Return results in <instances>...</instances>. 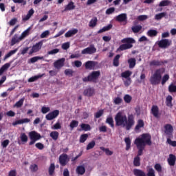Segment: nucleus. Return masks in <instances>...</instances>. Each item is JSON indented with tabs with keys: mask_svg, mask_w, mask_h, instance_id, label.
<instances>
[{
	"mask_svg": "<svg viewBox=\"0 0 176 176\" xmlns=\"http://www.w3.org/2000/svg\"><path fill=\"white\" fill-rule=\"evenodd\" d=\"M152 136L149 133H143L140 138H137L134 144L136 145L138 148V155L134 157L133 160V166L135 167H140L141 166V158L140 156L144 155V149L146 145H152Z\"/></svg>",
	"mask_w": 176,
	"mask_h": 176,
	"instance_id": "1",
	"label": "nucleus"
},
{
	"mask_svg": "<svg viewBox=\"0 0 176 176\" xmlns=\"http://www.w3.org/2000/svg\"><path fill=\"white\" fill-rule=\"evenodd\" d=\"M114 119L117 127H125L127 131L131 130V127H133L135 123L134 115L129 114L127 117V116L124 115L120 111L116 115Z\"/></svg>",
	"mask_w": 176,
	"mask_h": 176,
	"instance_id": "2",
	"label": "nucleus"
},
{
	"mask_svg": "<svg viewBox=\"0 0 176 176\" xmlns=\"http://www.w3.org/2000/svg\"><path fill=\"white\" fill-rule=\"evenodd\" d=\"M164 72H166V69L163 67L156 69L153 75H152L150 78L149 80L151 84L153 85V86L160 85L162 75H163Z\"/></svg>",
	"mask_w": 176,
	"mask_h": 176,
	"instance_id": "3",
	"label": "nucleus"
},
{
	"mask_svg": "<svg viewBox=\"0 0 176 176\" xmlns=\"http://www.w3.org/2000/svg\"><path fill=\"white\" fill-rule=\"evenodd\" d=\"M121 42L124 44L120 45L118 48V52H123V50H127L133 47V44L135 43L134 38L131 37H126L121 40Z\"/></svg>",
	"mask_w": 176,
	"mask_h": 176,
	"instance_id": "4",
	"label": "nucleus"
},
{
	"mask_svg": "<svg viewBox=\"0 0 176 176\" xmlns=\"http://www.w3.org/2000/svg\"><path fill=\"white\" fill-rule=\"evenodd\" d=\"M100 75H101V73L100 71H94L91 74H89V76L87 77H85L82 78L83 82H94V83H96L97 82V79L100 78Z\"/></svg>",
	"mask_w": 176,
	"mask_h": 176,
	"instance_id": "5",
	"label": "nucleus"
},
{
	"mask_svg": "<svg viewBox=\"0 0 176 176\" xmlns=\"http://www.w3.org/2000/svg\"><path fill=\"white\" fill-rule=\"evenodd\" d=\"M29 137L31 140L30 142H29V145H34L36 141L41 140V134L36 133L35 131H32L29 133Z\"/></svg>",
	"mask_w": 176,
	"mask_h": 176,
	"instance_id": "6",
	"label": "nucleus"
},
{
	"mask_svg": "<svg viewBox=\"0 0 176 176\" xmlns=\"http://www.w3.org/2000/svg\"><path fill=\"white\" fill-rule=\"evenodd\" d=\"M164 129H165L164 133L167 135L168 138H173V133L174 132L173 125L167 124L164 125Z\"/></svg>",
	"mask_w": 176,
	"mask_h": 176,
	"instance_id": "7",
	"label": "nucleus"
},
{
	"mask_svg": "<svg viewBox=\"0 0 176 176\" xmlns=\"http://www.w3.org/2000/svg\"><path fill=\"white\" fill-rule=\"evenodd\" d=\"M97 52V48L94 46V45L91 44L89 47L85 48L82 50V54H94Z\"/></svg>",
	"mask_w": 176,
	"mask_h": 176,
	"instance_id": "8",
	"label": "nucleus"
},
{
	"mask_svg": "<svg viewBox=\"0 0 176 176\" xmlns=\"http://www.w3.org/2000/svg\"><path fill=\"white\" fill-rule=\"evenodd\" d=\"M171 42H172L171 40L164 38L158 41L157 45L159 47H160L161 49H167L168 46L171 45Z\"/></svg>",
	"mask_w": 176,
	"mask_h": 176,
	"instance_id": "9",
	"label": "nucleus"
},
{
	"mask_svg": "<svg viewBox=\"0 0 176 176\" xmlns=\"http://www.w3.org/2000/svg\"><path fill=\"white\" fill-rule=\"evenodd\" d=\"M58 115H60V111L54 110L52 112L47 114L45 116V119H47V120H53V119H56V118H57Z\"/></svg>",
	"mask_w": 176,
	"mask_h": 176,
	"instance_id": "10",
	"label": "nucleus"
},
{
	"mask_svg": "<svg viewBox=\"0 0 176 176\" xmlns=\"http://www.w3.org/2000/svg\"><path fill=\"white\" fill-rule=\"evenodd\" d=\"M168 60H153L150 62L151 67H163L164 65L167 64Z\"/></svg>",
	"mask_w": 176,
	"mask_h": 176,
	"instance_id": "11",
	"label": "nucleus"
},
{
	"mask_svg": "<svg viewBox=\"0 0 176 176\" xmlns=\"http://www.w3.org/2000/svg\"><path fill=\"white\" fill-rule=\"evenodd\" d=\"M59 163L62 167L68 164V155L63 153L59 156Z\"/></svg>",
	"mask_w": 176,
	"mask_h": 176,
	"instance_id": "12",
	"label": "nucleus"
},
{
	"mask_svg": "<svg viewBox=\"0 0 176 176\" xmlns=\"http://www.w3.org/2000/svg\"><path fill=\"white\" fill-rule=\"evenodd\" d=\"M64 63H65V58H62L54 63V67L56 69H61L64 67Z\"/></svg>",
	"mask_w": 176,
	"mask_h": 176,
	"instance_id": "13",
	"label": "nucleus"
},
{
	"mask_svg": "<svg viewBox=\"0 0 176 176\" xmlns=\"http://www.w3.org/2000/svg\"><path fill=\"white\" fill-rule=\"evenodd\" d=\"M41 49H42V43L38 42L36 43V45H33L32 48L29 52L30 56H31V54H32L33 53H37V52H39Z\"/></svg>",
	"mask_w": 176,
	"mask_h": 176,
	"instance_id": "14",
	"label": "nucleus"
},
{
	"mask_svg": "<svg viewBox=\"0 0 176 176\" xmlns=\"http://www.w3.org/2000/svg\"><path fill=\"white\" fill-rule=\"evenodd\" d=\"M97 62L93 60H89L85 63V69H95Z\"/></svg>",
	"mask_w": 176,
	"mask_h": 176,
	"instance_id": "15",
	"label": "nucleus"
},
{
	"mask_svg": "<svg viewBox=\"0 0 176 176\" xmlns=\"http://www.w3.org/2000/svg\"><path fill=\"white\" fill-rule=\"evenodd\" d=\"M83 94L86 97H93V96L94 95V88L89 87L85 89L83 91Z\"/></svg>",
	"mask_w": 176,
	"mask_h": 176,
	"instance_id": "16",
	"label": "nucleus"
},
{
	"mask_svg": "<svg viewBox=\"0 0 176 176\" xmlns=\"http://www.w3.org/2000/svg\"><path fill=\"white\" fill-rule=\"evenodd\" d=\"M30 122H31V120H30V118H23L13 122L12 126H17V124H24V123H30Z\"/></svg>",
	"mask_w": 176,
	"mask_h": 176,
	"instance_id": "17",
	"label": "nucleus"
},
{
	"mask_svg": "<svg viewBox=\"0 0 176 176\" xmlns=\"http://www.w3.org/2000/svg\"><path fill=\"white\" fill-rule=\"evenodd\" d=\"M151 113H152L154 118H159V107L157 105H153Z\"/></svg>",
	"mask_w": 176,
	"mask_h": 176,
	"instance_id": "18",
	"label": "nucleus"
},
{
	"mask_svg": "<svg viewBox=\"0 0 176 176\" xmlns=\"http://www.w3.org/2000/svg\"><path fill=\"white\" fill-rule=\"evenodd\" d=\"M116 21L123 23V21H127V14H120L116 18Z\"/></svg>",
	"mask_w": 176,
	"mask_h": 176,
	"instance_id": "19",
	"label": "nucleus"
},
{
	"mask_svg": "<svg viewBox=\"0 0 176 176\" xmlns=\"http://www.w3.org/2000/svg\"><path fill=\"white\" fill-rule=\"evenodd\" d=\"M176 157L174 154H170L168 158V163L169 166H175Z\"/></svg>",
	"mask_w": 176,
	"mask_h": 176,
	"instance_id": "20",
	"label": "nucleus"
},
{
	"mask_svg": "<svg viewBox=\"0 0 176 176\" xmlns=\"http://www.w3.org/2000/svg\"><path fill=\"white\" fill-rule=\"evenodd\" d=\"M75 8H76L75 3L73 1H70L67 5L65 6V9L63 11V12H68V10H74Z\"/></svg>",
	"mask_w": 176,
	"mask_h": 176,
	"instance_id": "21",
	"label": "nucleus"
},
{
	"mask_svg": "<svg viewBox=\"0 0 176 176\" xmlns=\"http://www.w3.org/2000/svg\"><path fill=\"white\" fill-rule=\"evenodd\" d=\"M76 174H78V175H83L85 173H86V168H85V166L81 165L77 166L76 169Z\"/></svg>",
	"mask_w": 176,
	"mask_h": 176,
	"instance_id": "22",
	"label": "nucleus"
},
{
	"mask_svg": "<svg viewBox=\"0 0 176 176\" xmlns=\"http://www.w3.org/2000/svg\"><path fill=\"white\" fill-rule=\"evenodd\" d=\"M76 34H78V29H73L66 32L65 34V38H71V36H74V35H76Z\"/></svg>",
	"mask_w": 176,
	"mask_h": 176,
	"instance_id": "23",
	"label": "nucleus"
},
{
	"mask_svg": "<svg viewBox=\"0 0 176 176\" xmlns=\"http://www.w3.org/2000/svg\"><path fill=\"white\" fill-rule=\"evenodd\" d=\"M98 22V19H97V17H94L89 21V27H90L91 28H94V27L97 26Z\"/></svg>",
	"mask_w": 176,
	"mask_h": 176,
	"instance_id": "24",
	"label": "nucleus"
},
{
	"mask_svg": "<svg viewBox=\"0 0 176 176\" xmlns=\"http://www.w3.org/2000/svg\"><path fill=\"white\" fill-rule=\"evenodd\" d=\"M157 34H159V32H157L156 30H149L147 32V36H150V38L157 36Z\"/></svg>",
	"mask_w": 176,
	"mask_h": 176,
	"instance_id": "25",
	"label": "nucleus"
},
{
	"mask_svg": "<svg viewBox=\"0 0 176 176\" xmlns=\"http://www.w3.org/2000/svg\"><path fill=\"white\" fill-rule=\"evenodd\" d=\"M124 142L126 144V151H130L131 148V139H130V138H125Z\"/></svg>",
	"mask_w": 176,
	"mask_h": 176,
	"instance_id": "26",
	"label": "nucleus"
},
{
	"mask_svg": "<svg viewBox=\"0 0 176 176\" xmlns=\"http://www.w3.org/2000/svg\"><path fill=\"white\" fill-rule=\"evenodd\" d=\"M133 74V72L130 70H126L122 73H121L122 78H124L125 79L131 78L130 76Z\"/></svg>",
	"mask_w": 176,
	"mask_h": 176,
	"instance_id": "27",
	"label": "nucleus"
},
{
	"mask_svg": "<svg viewBox=\"0 0 176 176\" xmlns=\"http://www.w3.org/2000/svg\"><path fill=\"white\" fill-rule=\"evenodd\" d=\"M133 174L135 176H146L144 170L141 169H137V168L133 170Z\"/></svg>",
	"mask_w": 176,
	"mask_h": 176,
	"instance_id": "28",
	"label": "nucleus"
},
{
	"mask_svg": "<svg viewBox=\"0 0 176 176\" xmlns=\"http://www.w3.org/2000/svg\"><path fill=\"white\" fill-rule=\"evenodd\" d=\"M145 126V123H144V120L142 119L138 120V124L135 127V130L137 131L140 130V129H142Z\"/></svg>",
	"mask_w": 176,
	"mask_h": 176,
	"instance_id": "29",
	"label": "nucleus"
},
{
	"mask_svg": "<svg viewBox=\"0 0 176 176\" xmlns=\"http://www.w3.org/2000/svg\"><path fill=\"white\" fill-rule=\"evenodd\" d=\"M113 27L112 24H109L107 26L103 27L99 31H98V34H102V32H105V31H109Z\"/></svg>",
	"mask_w": 176,
	"mask_h": 176,
	"instance_id": "30",
	"label": "nucleus"
},
{
	"mask_svg": "<svg viewBox=\"0 0 176 176\" xmlns=\"http://www.w3.org/2000/svg\"><path fill=\"white\" fill-rule=\"evenodd\" d=\"M55 170H56V165L54 164V163H52L50 165V167L48 168L49 175L50 176L53 175V174H54Z\"/></svg>",
	"mask_w": 176,
	"mask_h": 176,
	"instance_id": "31",
	"label": "nucleus"
},
{
	"mask_svg": "<svg viewBox=\"0 0 176 176\" xmlns=\"http://www.w3.org/2000/svg\"><path fill=\"white\" fill-rule=\"evenodd\" d=\"M20 41H21V39H20V37H19L18 34L14 35V36L12 37V38L11 40L12 46H13L14 45H16V43L20 42Z\"/></svg>",
	"mask_w": 176,
	"mask_h": 176,
	"instance_id": "32",
	"label": "nucleus"
},
{
	"mask_svg": "<svg viewBox=\"0 0 176 176\" xmlns=\"http://www.w3.org/2000/svg\"><path fill=\"white\" fill-rule=\"evenodd\" d=\"M131 30L134 34H138L142 30V26L141 25H135L131 28Z\"/></svg>",
	"mask_w": 176,
	"mask_h": 176,
	"instance_id": "33",
	"label": "nucleus"
},
{
	"mask_svg": "<svg viewBox=\"0 0 176 176\" xmlns=\"http://www.w3.org/2000/svg\"><path fill=\"white\" fill-rule=\"evenodd\" d=\"M58 135H60V133H58L56 131H52L50 133V137H51V138H52V140H54V141H57V140H58Z\"/></svg>",
	"mask_w": 176,
	"mask_h": 176,
	"instance_id": "34",
	"label": "nucleus"
},
{
	"mask_svg": "<svg viewBox=\"0 0 176 176\" xmlns=\"http://www.w3.org/2000/svg\"><path fill=\"white\" fill-rule=\"evenodd\" d=\"M43 76H45V74L32 76L28 80V82H35L36 80H38V79H40V78H42Z\"/></svg>",
	"mask_w": 176,
	"mask_h": 176,
	"instance_id": "35",
	"label": "nucleus"
},
{
	"mask_svg": "<svg viewBox=\"0 0 176 176\" xmlns=\"http://www.w3.org/2000/svg\"><path fill=\"white\" fill-rule=\"evenodd\" d=\"M10 63H6L0 68V76L5 72V71L9 69Z\"/></svg>",
	"mask_w": 176,
	"mask_h": 176,
	"instance_id": "36",
	"label": "nucleus"
},
{
	"mask_svg": "<svg viewBox=\"0 0 176 176\" xmlns=\"http://www.w3.org/2000/svg\"><path fill=\"white\" fill-rule=\"evenodd\" d=\"M136 60L135 58H131L128 60V64L129 65V68H134L135 67L136 64Z\"/></svg>",
	"mask_w": 176,
	"mask_h": 176,
	"instance_id": "37",
	"label": "nucleus"
},
{
	"mask_svg": "<svg viewBox=\"0 0 176 176\" xmlns=\"http://www.w3.org/2000/svg\"><path fill=\"white\" fill-rule=\"evenodd\" d=\"M166 104L167 107H173V96L170 95L168 96L166 99Z\"/></svg>",
	"mask_w": 176,
	"mask_h": 176,
	"instance_id": "38",
	"label": "nucleus"
},
{
	"mask_svg": "<svg viewBox=\"0 0 176 176\" xmlns=\"http://www.w3.org/2000/svg\"><path fill=\"white\" fill-rule=\"evenodd\" d=\"M170 5H171V1H170V0H163L160 3L159 6L160 8H163L164 6H170Z\"/></svg>",
	"mask_w": 176,
	"mask_h": 176,
	"instance_id": "39",
	"label": "nucleus"
},
{
	"mask_svg": "<svg viewBox=\"0 0 176 176\" xmlns=\"http://www.w3.org/2000/svg\"><path fill=\"white\" fill-rule=\"evenodd\" d=\"M120 59V55L117 54L113 60V65L114 67H119V60Z\"/></svg>",
	"mask_w": 176,
	"mask_h": 176,
	"instance_id": "40",
	"label": "nucleus"
},
{
	"mask_svg": "<svg viewBox=\"0 0 176 176\" xmlns=\"http://www.w3.org/2000/svg\"><path fill=\"white\" fill-rule=\"evenodd\" d=\"M100 149H101V151H103V152H105V154L107 156H112V155H113V151H111L109 148H105V147L104 146H100Z\"/></svg>",
	"mask_w": 176,
	"mask_h": 176,
	"instance_id": "41",
	"label": "nucleus"
},
{
	"mask_svg": "<svg viewBox=\"0 0 176 176\" xmlns=\"http://www.w3.org/2000/svg\"><path fill=\"white\" fill-rule=\"evenodd\" d=\"M106 123L109 124L112 129L115 128V124L113 123V118L112 117H108L106 120Z\"/></svg>",
	"mask_w": 176,
	"mask_h": 176,
	"instance_id": "42",
	"label": "nucleus"
},
{
	"mask_svg": "<svg viewBox=\"0 0 176 176\" xmlns=\"http://www.w3.org/2000/svg\"><path fill=\"white\" fill-rule=\"evenodd\" d=\"M166 16H167L166 12H161V13L157 14L155 16V20H162V19H163V17H166Z\"/></svg>",
	"mask_w": 176,
	"mask_h": 176,
	"instance_id": "43",
	"label": "nucleus"
},
{
	"mask_svg": "<svg viewBox=\"0 0 176 176\" xmlns=\"http://www.w3.org/2000/svg\"><path fill=\"white\" fill-rule=\"evenodd\" d=\"M24 98L20 99L16 102L15 105H14V108H21V107H23V104H24Z\"/></svg>",
	"mask_w": 176,
	"mask_h": 176,
	"instance_id": "44",
	"label": "nucleus"
},
{
	"mask_svg": "<svg viewBox=\"0 0 176 176\" xmlns=\"http://www.w3.org/2000/svg\"><path fill=\"white\" fill-rule=\"evenodd\" d=\"M80 127L84 131H90V130H91V126L88 124H81Z\"/></svg>",
	"mask_w": 176,
	"mask_h": 176,
	"instance_id": "45",
	"label": "nucleus"
},
{
	"mask_svg": "<svg viewBox=\"0 0 176 176\" xmlns=\"http://www.w3.org/2000/svg\"><path fill=\"white\" fill-rule=\"evenodd\" d=\"M38 60H43V56H34L30 59L29 63L34 64V63H36Z\"/></svg>",
	"mask_w": 176,
	"mask_h": 176,
	"instance_id": "46",
	"label": "nucleus"
},
{
	"mask_svg": "<svg viewBox=\"0 0 176 176\" xmlns=\"http://www.w3.org/2000/svg\"><path fill=\"white\" fill-rule=\"evenodd\" d=\"M96 146V141L92 140L91 142H89L87 147H86V150L87 151H90V149H93V148H94Z\"/></svg>",
	"mask_w": 176,
	"mask_h": 176,
	"instance_id": "47",
	"label": "nucleus"
},
{
	"mask_svg": "<svg viewBox=\"0 0 176 176\" xmlns=\"http://www.w3.org/2000/svg\"><path fill=\"white\" fill-rule=\"evenodd\" d=\"M89 138V135L87 134H82L80 137V144L85 143V142Z\"/></svg>",
	"mask_w": 176,
	"mask_h": 176,
	"instance_id": "48",
	"label": "nucleus"
},
{
	"mask_svg": "<svg viewBox=\"0 0 176 176\" xmlns=\"http://www.w3.org/2000/svg\"><path fill=\"white\" fill-rule=\"evenodd\" d=\"M79 124V122L76 120H72L70 122L69 127L71 128L72 130H74L75 127H78V125Z\"/></svg>",
	"mask_w": 176,
	"mask_h": 176,
	"instance_id": "49",
	"label": "nucleus"
},
{
	"mask_svg": "<svg viewBox=\"0 0 176 176\" xmlns=\"http://www.w3.org/2000/svg\"><path fill=\"white\" fill-rule=\"evenodd\" d=\"M131 100H133V98L129 94L124 96V101H125L126 104H130L131 102Z\"/></svg>",
	"mask_w": 176,
	"mask_h": 176,
	"instance_id": "50",
	"label": "nucleus"
},
{
	"mask_svg": "<svg viewBox=\"0 0 176 176\" xmlns=\"http://www.w3.org/2000/svg\"><path fill=\"white\" fill-rule=\"evenodd\" d=\"M20 138L22 142H27L28 141V136L25 133H21Z\"/></svg>",
	"mask_w": 176,
	"mask_h": 176,
	"instance_id": "51",
	"label": "nucleus"
},
{
	"mask_svg": "<svg viewBox=\"0 0 176 176\" xmlns=\"http://www.w3.org/2000/svg\"><path fill=\"white\" fill-rule=\"evenodd\" d=\"M168 91L169 93H176V85L174 84H170L168 86Z\"/></svg>",
	"mask_w": 176,
	"mask_h": 176,
	"instance_id": "52",
	"label": "nucleus"
},
{
	"mask_svg": "<svg viewBox=\"0 0 176 176\" xmlns=\"http://www.w3.org/2000/svg\"><path fill=\"white\" fill-rule=\"evenodd\" d=\"M65 75L67 76H74V70L71 69H66L65 70Z\"/></svg>",
	"mask_w": 176,
	"mask_h": 176,
	"instance_id": "53",
	"label": "nucleus"
},
{
	"mask_svg": "<svg viewBox=\"0 0 176 176\" xmlns=\"http://www.w3.org/2000/svg\"><path fill=\"white\" fill-rule=\"evenodd\" d=\"M123 100L120 97H116L113 99V102L116 105H119V104H122Z\"/></svg>",
	"mask_w": 176,
	"mask_h": 176,
	"instance_id": "54",
	"label": "nucleus"
},
{
	"mask_svg": "<svg viewBox=\"0 0 176 176\" xmlns=\"http://www.w3.org/2000/svg\"><path fill=\"white\" fill-rule=\"evenodd\" d=\"M30 30H31V28H28L26 30H25L20 36L19 39H23V38H25L27 35H28V33L30 32Z\"/></svg>",
	"mask_w": 176,
	"mask_h": 176,
	"instance_id": "55",
	"label": "nucleus"
},
{
	"mask_svg": "<svg viewBox=\"0 0 176 176\" xmlns=\"http://www.w3.org/2000/svg\"><path fill=\"white\" fill-rule=\"evenodd\" d=\"M168 79H170V76H168V74H165L162 77V85H165L166 82H167V80H168Z\"/></svg>",
	"mask_w": 176,
	"mask_h": 176,
	"instance_id": "56",
	"label": "nucleus"
},
{
	"mask_svg": "<svg viewBox=\"0 0 176 176\" xmlns=\"http://www.w3.org/2000/svg\"><path fill=\"white\" fill-rule=\"evenodd\" d=\"M102 115H104V110H99L95 113V118L98 119L101 118Z\"/></svg>",
	"mask_w": 176,
	"mask_h": 176,
	"instance_id": "57",
	"label": "nucleus"
},
{
	"mask_svg": "<svg viewBox=\"0 0 176 176\" xmlns=\"http://www.w3.org/2000/svg\"><path fill=\"white\" fill-rule=\"evenodd\" d=\"M17 52V50H11L10 52H8L6 56H5V58H9V57H10L11 56H13V54H14L16 52Z\"/></svg>",
	"mask_w": 176,
	"mask_h": 176,
	"instance_id": "58",
	"label": "nucleus"
},
{
	"mask_svg": "<svg viewBox=\"0 0 176 176\" xmlns=\"http://www.w3.org/2000/svg\"><path fill=\"white\" fill-rule=\"evenodd\" d=\"M52 130H60L61 129V124L60 122H56L52 127Z\"/></svg>",
	"mask_w": 176,
	"mask_h": 176,
	"instance_id": "59",
	"label": "nucleus"
},
{
	"mask_svg": "<svg viewBox=\"0 0 176 176\" xmlns=\"http://www.w3.org/2000/svg\"><path fill=\"white\" fill-rule=\"evenodd\" d=\"M170 138H167L166 142H168L169 145H171V146H176V141H173Z\"/></svg>",
	"mask_w": 176,
	"mask_h": 176,
	"instance_id": "60",
	"label": "nucleus"
},
{
	"mask_svg": "<svg viewBox=\"0 0 176 176\" xmlns=\"http://www.w3.org/2000/svg\"><path fill=\"white\" fill-rule=\"evenodd\" d=\"M30 170L32 173H35L38 170V165L37 164H32L30 167Z\"/></svg>",
	"mask_w": 176,
	"mask_h": 176,
	"instance_id": "61",
	"label": "nucleus"
},
{
	"mask_svg": "<svg viewBox=\"0 0 176 176\" xmlns=\"http://www.w3.org/2000/svg\"><path fill=\"white\" fill-rule=\"evenodd\" d=\"M148 19V15H140L138 16V20L139 21H144V20Z\"/></svg>",
	"mask_w": 176,
	"mask_h": 176,
	"instance_id": "62",
	"label": "nucleus"
},
{
	"mask_svg": "<svg viewBox=\"0 0 176 176\" xmlns=\"http://www.w3.org/2000/svg\"><path fill=\"white\" fill-rule=\"evenodd\" d=\"M154 168L157 171V173H162V165H160V164H156Z\"/></svg>",
	"mask_w": 176,
	"mask_h": 176,
	"instance_id": "63",
	"label": "nucleus"
},
{
	"mask_svg": "<svg viewBox=\"0 0 176 176\" xmlns=\"http://www.w3.org/2000/svg\"><path fill=\"white\" fill-rule=\"evenodd\" d=\"M147 176H156L155 175V170H153L152 168H150L148 170Z\"/></svg>",
	"mask_w": 176,
	"mask_h": 176,
	"instance_id": "64",
	"label": "nucleus"
}]
</instances>
